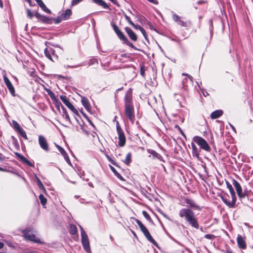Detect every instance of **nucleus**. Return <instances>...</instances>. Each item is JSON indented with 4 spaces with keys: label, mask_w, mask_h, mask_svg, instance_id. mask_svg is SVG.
Segmentation results:
<instances>
[{
    "label": "nucleus",
    "mask_w": 253,
    "mask_h": 253,
    "mask_svg": "<svg viewBox=\"0 0 253 253\" xmlns=\"http://www.w3.org/2000/svg\"><path fill=\"white\" fill-rule=\"evenodd\" d=\"M125 114L129 121L133 123L134 121V108L132 103V93L130 89L127 91L125 98Z\"/></svg>",
    "instance_id": "nucleus-1"
},
{
    "label": "nucleus",
    "mask_w": 253,
    "mask_h": 253,
    "mask_svg": "<svg viewBox=\"0 0 253 253\" xmlns=\"http://www.w3.org/2000/svg\"><path fill=\"white\" fill-rule=\"evenodd\" d=\"M179 215L181 218H185V220L192 227L198 229L199 224L195 216L194 212L189 208H183L179 211Z\"/></svg>",
    "instance_id": "nucleus-2"
},
{
    "label": "nucleus",
    "mask_w": 253,
    "mask_h": 253,
    "mask_svg": "<svg viewBox=\"0 0 253 253\" xmlns=\"http://www.w3.org/2000/svg\"><path fill=\"white\" fill-rule=\"evenodd\" d=\"M24 238L30 241L39 244H43L44 241L37 237L34 233V231L30 228H27L22 232Z\"/></svg>",
    "instance_id": "nucleus-3"
},
{
    "label": "nucleus",
    "mask_w": 253,
    "mask_h": 253,
    "mask_svg": "<svg viewBox=\"0 0 253 253\" xmlns=\"http://www.w3.org/2000/svg\"><path fill=\"white\" fill-rule=\"evenodd\" d=\"M113 29L119 39L123 42V43L126 44L128 46L138 50L137 49L131 42H130L124 34L119 30L118 27L115 24H112Z\"/></svg>",
    "instance_id": "nucleus-4"
},
{
    "label": "nucleus",
    "mask_w": 253,
    "mask_h": 253,
    "mask_svg": "<svg viewBox=\"0 0 253 253\" xmlns=\"http://www.w3.org/2000/svg\"><path fill=\"white\" fill-rule=\"evenodd\" d=\"M135 221L139 227L140 228L141 231L143 233L144 235L146 237V238L153 245L155 246H158V244L155 240L152 238L149 231L147 229V228L143 224V223L138 219H136Z\"/></svg>",
    "instance_id": "nucleus-5"
},
{
    "label": "nucleus",
    "mask_w": 253,
    "mask_h": 253,
    "mask_svg": "<svg viewBox=\"0 0 253 253\" xmlns=\"http://www.w3.org/2000/svg\"><path fill=\"white\" fill-rule=\"evenodd\" d=\"M193 141L199 146L200 149L207 152H210L211 148L206 140L203 137L199 136H195L193 138Z\"/></svg>",
    "instance_id": "nucleus-6"
},
{
    "label": "nucleus",
    "mask_w": 253,
    "mask_h": 253,
    "mask_svg": "<svg viewBox=\"0 0 253 253\" xmlns=\"http://www.w3.org/2000/svg\"><path fill=\"white\" fill-rule=\"evenodd\" d=\"M117 131L119 138L118 145L120 147H123L126 144V138L123 130L119 125L118 122H117Z\"/></svg>",
    "instance_id": "nucleus-7"
},
{
    "label": "nucleus",
    "mask_w": 253,
    "mask_h": 253,
    "mask_svg": "<svg viewBox=\"0 0 253 253\" xmlns=\"http://www.w3.org/2000/svg\"><path fill=\"white\" fill-rule=\"evenodd\" d=\"M60 98L64 104L70 109L72 112L75 115H78V110L74 107L73 105L69 101L67 97L65 95H61Z\"/></svg>",
    "instance_id": "nucleus-8"
},
{
    "label": "nucleus",
    "mask_w": 253,
    "mask_h": 253,
    "mask_svg": "<svg viewBox=\"0 0 253 253\" xmlns=\"http://www.w3.org/2000/svg\"><path fill=\"white\" fill-rule=\"evenodd\" d=\"M232 181V184L236 189L238 196L240 199L244 198L247 196V194L245 192H243L240 183L234 179H233Z\"/></svg>",
    "instance_id": "nucleus-9"
},
{
    "label": "nucleus",
    "mask_w": 253,
    "mask_h": 253,
    "mask_svg": "<svg viewBox=\"0 0 253 253\" xmlns=\"http://www.w3.org/2000/svg\"><path fill=\"white\" fill-rule=\"evenodd\" d=\"M81 238L82 244L84 250L87 253H90V248L87 235L84 234L83 233Z\"/></svg>",
    "instance_id": "nucleus-10"
},
{
    "label": "nucleus",
    "mask_w": 253,
    "mask_h": 253,
    "mask_svg": "<svg viewBox=\"0 0 253 253\" xmlns=\"http://www.w3.org/2000/svg\"><path fill=\"white\" fill-rule=\"evenodd\" d=\"M172 19L173 21L177 23L179 25L184 27H188L190 26V22L184 21L180 19V17L176 14L173 13L172 14Z\"/></svg>",
    "instance_id": "nucleus-11"
},
{
    "label": "nucleus",
    "mask_w": 253,
    "mask_h": 253,
    "mask_svg": "<svg viewBox=\"0 0 253 253\" xmlns=\"http://www.w3.org/2000/svg\"><path fill=\"white\" fill-rule=\"evenodd\" d=\"M38 139L39 143L41 148H42L44 151L46 152L48 151V144L45 138L42 135H39Z\"/></svg>",
    "instance_id": "nucleus-12"
},
{
    "label": "nucleus",
    "mask_w": 253,
    "mask_h": 253,
    "mask_svg": "<svg viewBox=\"0 0 253 253\" xmlns=\"http://www.w3.org/2000/svg\"><path fill=\"white\" fill-rule=\"evenodd\" d=\"M147 152L150 154L149 157H150L151 156H152L153 159H158L161 162H165L163 157L155 150L151 149H147Z\"/></svg>",
    "instance_id": "nucleus-13"
},
{
    "label": "nucleus",
    "mask_w": 253,
    "mask_h": 253,
    "mask_svg": "<svg viewBox=\"0 0 253 253\" xmlns=\"http://www.w3.org/2000/svg\"><path fill=\"white\" fill-rule=\"evenodd\" d=\"M3 80L4 82V83L5 85H6V87H7L8 89L9 90V92L11 94V95L13 96H15V89L14 88L12 84L9 81V80L8 79V78L5 75L3 76Z\"/></svg>",
    "instance_id": "nucleus-14"
},
{
    "label": "nucleus",
    "mask_w": 253,
    "mask_h": 253,
    "mask_svg": "<svg viewBox=\"0 0 253 253\" xmlns=\"http://www.w3.org/2000/svg\"><path fill=\"white\" fill-rule=\"evenodd\" d=\"M237 242L238 247L243 250H245L247 248V244L245 241V237L241 235H238L237 237Z\"/></svg>",
    "instance_id": "nucleus-15"
},
{
    "label": "nucleus",
    "mask_w": 253,
    "mask_h": 253,
    "mask_svg": "<svg viewBox=\"0 0 253 253\" xmlns=\"http://www.w3.org/2000/svg\"><path fill=\"white\" fill-rule=\"evenodd\" d=\"M36 17L39 19L40 21L44 23L51 24L52 23L53 19L49 18L45 15H42L38 13H36Z\"/></svg>",
    "instance_id": "nucleus-16"
},
{
    "label": "nucleus",
    "mask_w": 253,
    "mask_h": 253,
    "mask_svg": "<svg viewBox=\"0 0 253 253\" xmlns=\"http://www.w3.org/2000/svg\"><path fill=\"white\" fill-rule=\"evenodd\" d=\"M14 154L17 156L19 160L23 163L26 164L29 167H33L34 166V164L32 162L27 160L25 157H24L21 154L18 152H14Z\"/></svg>",
    "instance_id": "nucleus-17"
},
{
    "label": "nucleus",
    "mask_w": 253,
    "mask_h": 253,
    "mask_svg": "<svg viewBox=\"0 0 253 253\" xmlns=\"http://www.w3.org/2000/svg\"><path fill=\"white\" fill-rule=\"evenodd\" d=\"M185 203L188 204L191 208L194 210H197L198 211L202 210L201 208L197 205L195 202L191 199L186 198L185 200Z\"/></svg>",
    "instance_id": "nucleus-18"
},
{
    "label": "nucleus",
    "mask_w": 253,
    "mask_h": 253,
    "mask_svg": "<svg viewBox=\"0 0 253 253\" xmlns=\"http://www.w3.org/2000/svg\"><path fill=\"white\" fill-rule=\"evenodd\" d=\"M125 31L132 41L135 42L137 40V35L130 28L126 27Z\"/></svg>",
    "instance_id": "nucleus-19"
},
{
    "label": "nucleus",
    "mask_w": 253,
    "mask_h": 253,
    "mask_svg": "<svg viewBox=\"0 0 253 253\" xmlns=\"http://www.w3.org/2000/svg\"><path fill=\"white\" fill-rule=\"evenodd\" d=\"M192 153L193 157L199 158L200 149H198L194 142H191Z\"/></svg>",
    "instance_id": "nucleus-20"
},
{
    "label": "nucleus",
    "mask_w": 253,
    "mask_h": 253,
    "mask_svg": "<svg viewBox=\"0 0 253 253\" xmlns=\"http://www.w3.org/2000/svg\"><path fill=\"white\" fill-rule=\"evenodd\" d=\"M81 102L82 105L84 106L86 111L88 112H90L91 110V107L88 100L85 97L82 96L81 97Z\"/></svg>",
    "instance_id": "nucleus-21"
},
{
    "label": "nucleus",
    "mask_w": 253,
    "mask_h": 253,
    "mask_svg": "<svg viewBox=\"0 0 253 253\" xmlns=\"http://www.w3.org/2000/svg\"><path fill=\"white\" fill-rule=\"evenodd\" d=\"M222 114L223 111L221 110H217L211 113V117L212 119H215L219 118Z\"/></svg>",
    "instance_id": "nucleus-22"
},
{
    "label": "nucleus",
    "mask_w": 253,
    "mask_h": 253,
    "mask_svg": "<svg viewBox=\"0 0 253 253\" xmlns=\"http://www.w3.org/2000/svg\"><path fill=\"white\" fill-rule=\"evenodd\" d=\"M72 13V10L70 9H67L65 11L64 13L61 14V16L62 17V19L66 20L69 18Z\"/></svg>",
    "instance_id": "nucleus-23"
},
{
    "label": "nucleus",
    "mask_w": 253,
    "mask_h": 253,
    "mask_svg": "<svg viewBox=\"0 0 253 253\" xmlns=\"http://www.w3.org/2000/svg\"><path fill=\"white\" fill-rule=\"evenodd\" d=\"M221 199H222L223 202L229 208L230 206H231L232 205L230 204V202L228 201V198H229V196L227 194L222 195L220 196Z\"/></svg>",
    "instance_id": "nucleus-24"
},
{
    "label": "nucleus",
    "mask_w": 253,
    "mask_h": 253,
    "mask_svg": "<svg viewBox=\"0 0 253 253\" xmlns=\"http://www.w3.org/2000/svg\"><path fill=\"white\" fill-rule=\"evenodd\" d=\"M94 3L98 5L102 6L105 9H110L109 5L103 0H92Z\"/></svg>",
    "instance_id": "nucleus-25"
},
{
    "label": "nucleus",
    "mask_w": 253,
    "mask_h": 253,
    "mask_svg": "<svg viewBox=\"0 0 253 253\" xmlns=\"http://www.w3.org/2000/svg\"><path fill=\"white\" fill-rule=\"evenodd\" d=\"M110 169L114 174L120 180H124L123 177L116 170V169L112 166H109Z\"/></svg>",
    "instance_id": "nucleus-26"
},
{
    "label": "nucleus",
    "mask_w": 253,
    "mask_h": 253,
    "mask_svg": "<svg viewBox=\"0 0 253 253\" xmlns=\"http://www.w3.org/2000/svg\"><path fill=\"white\" fill-rule=\"evenodd\" d=\"M69 231L71 235H75L77 234L78 230L75 225L70 224L69 228Z\"/></svg>",
    "instance_id": "nucleus-27"
},
{
    "label": "nucleus",
    "mask_w": 253,
    "mask_h": 253,
    "mask_svg": "<svg viewBox=\"0 0 253 253\" xmlns=\"http://www.w3.org/2000/svg\"><path fill=\"white\" fill-rule=\"evenodd\" d=\"M39 5L42 8V9L46 13L49 14H50L51 13L50 10L46 7V5L44 4L43 1H42Z\"/></svg>",
    "instance_id": "nucleus-28"
},
{
    "label": "nucleus",
    "mask_w": 253,
    "mask_h": 253,
    "mask_svg": "<svg viewBox=\"0 0 253 253\" xmlns=\"http://www.w3.org/2000/svg\"><path fill=\"white\" fill-rule=\"evenodd\" d=\"M44 54L45 56L49 59V60L54 61V59L52 58V54H51V52H49V49L48 47L45 48L44 49Z\"/></svg>",
    "instance_id": "nucleus-29"
},
{
    "label": "nucleus",
    "mask_w": 253,
    "mask_h": 253,
    "mask_svg": "<svg viewBox=\"0 0 253 253\" xmlns=\"http://www.w3.org/2000/svg\"><path fill=\"white\" fill-rule=\"evenodd\" d=\"M62 111H63V116L64 117V118L66 119V120L69 123H71L70 119L69 117V116L67 113V110L64 107L62 108Z\"/></svg>",
    "instance_id": "nucleus-30"
},
{
    "label": "nucleus",
    "mask_w": 253,
    "mask_h": 253,
    "mask_svg": "<svg viewBox=\"0 0 253 253\" xmlns=\"http://www.w3.org/2000/svg\"><path fill=\"white\" fill-rule=\"evenodd\" d=\"M131 162V153H128L127 154L126 159L124 161V163L126 164L127 165H128Z\"/></svg>",
    "instance_id": "nucleus-31"
},
{
    "label": "nucleus",
    "mask_w": 253,
    "mask_h": 253,
    "mask_svg": "<svg viewBox=\"0 0 253 253\" xmlns=\"http://www.w3.org/2000/svg\"><path fill=\"white\" fill-rule=\"evenodd\" d=\"M142 214L149 222H150L151 223H153L152 219H151L150 216L147 211H143Z\"/></svg>",
    "instance_id": "nucleus-32"
},
{
    "label": "nucleus",
    "mask_w": 253,
    "mask_h": 253,
    "mask_svg": "<svg viewBox=\"0 0 253 253\" xmlns=\"http://www.w3.org/2000/svg\"><path fill=\"white\" fill-rule=\"evenodd\" d=\"M39 199L40 200L41 204L44 206L46 204V199L44 197L42 194H40L39 196Z\"/></svg>",
    "instance_id": "nucleus-33"
},
{
    "label": "nucleus",
    "mask_w": 253,
    "mask_h": 253,
    "mask_svg": "<svg viewBox=\"0 0 253 253\" xmlns=\"http://www.w3.org/2000/svg\"><path fill=\"white\" fill-rule=\"evenodd\" d=\"M17 131L21 135V136L22 137H23V138H24L26 139H28L26 133L22 127L21 128H20Z\"/></svg>",
    "instance_id": "nucleus-34"
},
{
    "label": "nucleus",
    "mask_w": 253,
    "mask_h": 253,
    "mask_svg": "<svg viewBox=\"0 0 253 253\" xmlns=\"http://www.w3.org/2000/svg\"><path fill=\"white\" fill-rule=\"evenodd\" d=\"M232 201L230 202V204L232 205L231 206H230V208H233L235 207V203L236 202V195H232Z\"/></svg>",
    "instance_id": "nucleus-35"
},
{
    "label": "nucleus",
    "mask_w": 253,
    "mask_h": 253,
    "mask_svg": "<svg viewBox=\"0 0 253 253\" xmlns=\"http://www.w3.org/2000/svg\"><path fill=\"white\" fill-rule=\"evenodd\" d=\"M12 123L13 128L16 129V131L18 130L20 128H21V127L16 121L13 120Z\"/></svg>",
    "instance_id": "nucleus-36"
},
{
    "label": "nucleus",
    "mask_w": 253,
    "mask_h": 253,
    "mask_svg": "<svg viewBox=\"0 0 253 253\" xmlns=\"http://www.w3.org/2000/svg\"><path fill=\"white\" fill-rule=\"evenodd\" d=\"M105 156L107 158L108 160L109 161V162H110L113 165L116 167H118L117 164L108 154H105Z\"/></svg>",
    "instance_id": "nucleus-37"
},
{
    "label": "nucleus",
    "mask_w": 253,
    "mask_h": 253,
    "mask_svg": "<svg viewBox=\"0 0 253 253\" xmlns=\"http://www.w3.org/2000/svg\"><path fill=\"white\" fill-rule=\"evenodd\" d=\"M138 29L140 31L141 33L143 34L144 37L145 39L147 40H148V38L147 37V34L146 33V32L145 30L141 26H138Z\"/></svg>",
    "instance_id": "nucleus-38"
},
{
    "label": "nucleus",
    "mask_w": 253,
    "mask_h": 253,
    "mask_svg": "<svg viewBox=\"0 0 253 253\" xmlns=\"http://www.w3.org/2000/svg\"><path fill=\"white\" fill-rule=\"evenodd\" d=\"M63 20H64L62 19V17H61V15L60 16L57 17L56 18L54 19V21L55 24H59Z\"/></svg>",
    "instance_id": "nucleus-39"
},
{
    "label": "nucleus",
    "mask_w": 253,
    "mask_h": 253,
    "mask_svg": "<svg viewBox=\"0 0 253 253\" xmlns=\"http://www.w3.org/2000/svg\"><path fill=\"white\" fill-rule=\"evenodd\" d=\"M48 49H49V52H51V54H52V55L53 56V57L54 58V59L55 60H57V58H58V56L57 55H56L55 54V50L54 49L51 48V47H48Z\"/></svg>",
    "instance_id": "nucleus-40"
},
{
    "label": "nucleus",
    "mask_w": 253,
    "mask_h": 253,
    "mask_svg": "<svg viewBox=\"0 0 253 253\" xmlns=\"http://www.w3.org/2000/svg\"><path fill=\"white\" fill-rule=\"evenodd\" d=\"M204 237L206 239H210V240H213L215 238V236L212 234H206L204 236Z\"/></svg>",
    "instance_id": "nucleus-41"
},
{
    "label": "nucleus",
    "mask_w": 253,
    "mask_h": 253,
    "mask_svg": "<svg viewBox=\"0 0 253 253\" xmlns=\"http://www.w3.org/2000/svg\"><path fill=\"white\" fill-rule=\"evenodd\" d=\"M37 184H38V185L40 189H42L43 191H45V188L44 187L42 183V182L41 181V180L39 179H38V183H37Z\"/></svg>",
    "instance_id": "nucleus-42"
},
{
    "label": "nucleus",
    "mask_w": 253,
    "mask_h": 253,
    "mask_svg": "<svg viewBox=\"0 0 253 253\" xmlns=\"http://www.w3.org/2000/svg\"><path fill=\"white\" fill-rule=\"evenodd\" d=\"M64 158V159L66 161V162L70 166H72V164H71V162L70 160V159H69V157L68 156V155H67V154H66V155H64L63 156Z\"/></svg>",
    "instance_id": "nucleus-43"
},
{
    "label": "nucleus",
    "mask_w": 253,
    "mask_h": 253,
    "mask_svg": "<svg viewBox=\"0 0 253 253\" xmlns=\"http://www.w3.org/2000/svg\"><path fill=\"white\" fill-rule=\"evenodd\" d=\"M126 19L127 20V21L129 23L130 25H131L132 26H134V24L133 23V22L130 20V18L129 17L127 16L126 15H125Z\"/></svg>",
    "instance_id": "nucleus-44"
},
{
    "label": "nucleus",
    "mask_w": 253,
    "mask_h": 253,
    "mask_svg": "<svg viewBox=\"0 0 253 253\" xmlns=\"http://www.w3.org/2000/svg\"><path fill=\"white\" fill-rule=\"evenodd\" d=\"M48 93L49 96L52 100L56 99L55 94L53 92H52L51 91H49V92H48Z\"/></svg>",
    "instance_id": "nucleus-45"
},
{
    "label": "nucleus",
    "mask_w": 253,
    "mask_h": 253,
    "mask_svg": "<svg viewBox=\"0 0 253 253\" xmlns=\"http://www.w3.org/2000/svg\"><path fill=\"white\" fill-rule=\"evenodd\" d=\"M27 16L31 19L34 16L33 14L30 9H27Z\"/></svg>",
    "instance_id": "nucleus-46"
},
{
    "label": "nucleus",
    "mask_w": 253,
    "mask_h": 253,
    "mask_svg": "<svg viewBox=\"0 0 253 253\" xmlns=\"http://www.w3.org/2000/svg\"><path fill=\"white\" fill-rule=\"evenodd\" d=\"M209 24L210 25V32H211V34H212V19H210L209 21Z\"/></svg>",
    "instance_id": "nucleus-47"
},
{
    "label": "nucleus",
    "mask_w": 253,
    "mask_h": 253,
    "mask_svg": "<svg viewBox=\"0 0 253 253\" xmlns=\"http://www.w3.org/2000/svg\"><path fill=\"white\" fill-rule=\"evenodd\" d=\"M59 151H60L61 154L63 156L64 155H66V154H67L66 151L64 150V149L62 147L60 148V149L59 150Z\"/></svg>",
    "instance_id": "nucleus-48"
},
{
    "label": "nucleus",
    "mask_w": 253,
    "mask_h": 253,
    "mask_svg": "<svg viewBox=\"0 0 253 253\" xmlns=\"http://www.w3.org/2000/svg\"><path fill=\"white\" fill-rule=\"evenodd\" d=\"M13 140V144L15 145V146H19L18 141L17 139L13 136H11Z\"/></svg>",
    "instance_id": "nucleus-49"
},
{
    "label": "nucleus",
    "mask_w": 253,
    "mask_h": 253,
    "mask_svg": "<svg viewBox=\"0 0 253 253\" xmlns=\"http://www.w3.org/2000/svg\"><path fill=\"white\" fill-rule=\"evenodd\" d=\"M82 0H73L72 1V4L73 5H76Z\"/></svg>",
    "instance_id": "nucleus-50"
},
{
    "label": "nucleus",
    "mask_w": 253,
    "mask_h": 253,
    "mask_svg": "<svg viewBox=\"0 0 253 253\" xmlns=\"http://www.w3.org/2000/svg\"><path fill=\"white\" fill-rule=\"evenodd\" d=\"M176 127H177L178 128V129L179 130V131H180V133L184 137H185V135L184 134V133L182 131V129H181V128L178 126H176Z\"/></svg>",
    "instance_id": "nucleus-51"
},
{
    "label": "nucleus",
    "mask_w": 253,
    "mask_h": 253,
    "mask_svg": "<svg viewBox=\"0 0 253 253\" xmlns=\"http://www.w3.org/2000/svg\"><path fill=\"white\" fill-rule=\"evenodd\" d=\"M226 185H227V187L228 188V189L229 190L230 189H231L232 187V185L228 182V181H226Z\"/></svg>",
    "instance_id": "nucleus-52"
},
{
    "label": "nucleus",
    "mask_w": 253,
    "mask_h": 253,
    "mask_svg": "<svg viewBox=\"0 0 253 253\" xmlns=\"http://www.w3.org/2000/svg\"><path fill=\"white\" fill-rule=\"evenodd\" d=\"M229 190L230 191V193L231 196L236 195L233 188H232L231 189H229Z\"/></svg>",
    "instance_id": "nucleus-53"
},
{
    "label": "nucleus",
    "mask_w": 253,
    "mask_h": 253,
    "mask_svg": "<svg viewBox=\"0 0 253 253\" xmlns=\"http://www.w3.org/2000/svg\"><path fill=\"white\" fill-rule=\"evenodd\" d=\"M148 0L153 4H158V1L157 0Z\"/></svg>",
    "instance_id": "nucleus-54"
},
{
    "label": "nucleus",
    "mask_w": 253,
    "mask_h": 253,
    "mask_svg": "<svg viewBox=\"0 0 253 253\" xmlns=\"http://www.w3.org/2000/svg\"><path fill=\"white\" fill-rule=\"evenodd\" d=\"M144 67L142 66H141L140 68V74L143 76L144 75Z\"/></svg>",
    "instance_id": "nucleus-55"
},
{
    "label": "nucleus",
    "mask_w": 253,
    "mask_h": 253,
    "mask_svg": "<svg viewBox=\"0 0 253 253\" xmlns=\"http://www.w3.org/2000/svg\"><path fill=\"white\" fill-rule=\"evenodd\" d=\"M81 66V65H74V66H72V65H67V67L68 68H77V67H79Z\"/></svg>",
    "instance_id": "nucleus-56"
},
{
    "label": "nucleus",
    "mask_w": 253,
    "mask_h": 253,
    "mask_svg": "<svg viewBox=\"0 0 253 253\" xmlns=\"http://www.w3.org/2000/svg\"><path fill=\"white\" fill-rule=\"evenodd\" d=\"M80 228L81 229V237L82 236V234L84 233V234H86V233H85V232L84 231V230L83 228L80 225Z\"/></svg>",
    "instance_id": "nucleus-57"
},
{
    "label": "nucleus",
    "mask_w": 253,
    "mask_h": 253,
    "mask_svg": "<svg viewBox=\"0 0 253 253\" xmlns=\"http://www.w3.org/2000/svg\"><path fill=\"white\" fill-rule=\"evenodd\" d=\"M87 121L89 122V124L92 126L93 127H94V124L92 123V122L88 119L87 118Z\"/></svg>",
    "instance_id": "nucleus-58"
},
{
    "label": "nucleus",
    "mask_w": 253,
    "mask_h": 253,
    "mask_svg": "<svg viewBox=\"0 0 253 253\" xmlns=\"http://www.w3.org/2000/svg\"><path fill=\"white\" fill-rule=\"evenodd\" d=\"M203 94L204 96L205 97L209 95L208 92L206 91H203Z\"/></svg>",
    "instance_id": "nucleus-59"
},
{
    "label": "nucleus",
    "mask_w": 253,
    "mask_h": 253,
    "mask_svg": "<svg viewBox=\"0 0 253 253\" xmlns=\"http://www.w3.org/2000/svg\"><path fill=\"white\" fill-rule=\"evenodd\" d=\"M187 77L189 78V79L192 82H193V77L191 76H190V75H189V74L188 75Z\"/></svg>",
    "instance_id": "nucleus-60"
},
{
    "label": "nucleus",
    "mask_w": 253,
    "mask_h": 253,
    "mask_svg": "<svg viewBox=\"0 0 253 253\" xmlns=\"http://www.w3.org/2000/svg\"><path fill=\"white\" fill-rule=\"evenodd\" d=\"M4 159V157L3 156V155L1 154V153H0V160H3Z\"/></svg>",
    "instance_id": "nucleus-61"
},
{
    "label": "nucleus",
    "mask_w": 253,
    "mask_h": 253,
    "mask_svg": "<svg viewBox=\"0 0 253 253\" xmlns=\"http://www.w3.org/2000/svg\"><path fill=\"white\" fill-rule=\"evenodd\" d=\"M37 3L39 5L42 1V0H35Z\"/></svg>",
    "instance_id": "nucleus-62"
},
{
    "label": "nucleus",
    "mask_w": 253,
    "mask_h": 253,
    "mask_svg": "<svg viewBox=\"0 0 253 253\" xmlns=\"http://www.w3.org/2000/svg\"><path fill=\"white\" fill-rule=\"evenodd\" d=\"M225 253H233V252H232V251H231L230 250H227L225 251Z\"/></svg>",
    "instance_id": "nucleus-63"
},
{
    "label": "nucleus",
    "mask_w": 253,
    "mask_h": 253,
    "mask_svg": "<svg viewBox=\"0 0 253 253\" xmlns=\"http://www.w3.org/2000/svg\"><path fill=\"white\" fill-rule=\"evenodd\" d=\"M4 246V244L3 243L0 242V249H2Z\"/></svg>",
    "instance_id": "nucleus-64"
}]
</instances>
